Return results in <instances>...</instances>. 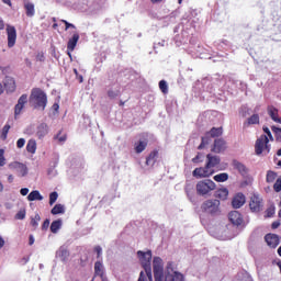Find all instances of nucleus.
<instances>
[{
  "instance_id": "26",
  "label": "nucleus",
  "mask_w": 281,
  "mask_h": 281,
  "mask_svg": "<svg viewBox=\"0 0 281 281\" xmlns=\"http://www.w3.org/2000/svg\"><path fill=\"white\" fill-rule=\"evenodd\" d=\"M165 281H184V279L180 272H173L172 274H167Z\"/></svg>"
},
{
  "instance_id": "59",
  "label": "nucleus",
  "mask_w": 281,
  "mask_h": 281,
  "mask_svg": "<svg viewBox=\"0 0 281 281\" xmlns=\"http://www.w3.org/2000/svg\"><path fill=\"white\" fill-rule=\"evenodd\" d=\"M186 194L188 199H192V195H190V188L188 186L186 187Z\"/></svg>"
},
{
  "instance_id": "61",
  "label": "nucleus",
  "mask_w": 281,
  "mask_h": 281,
  "mask_svg": "<svg viewBox=\"0 0 281 281\" xmlns=\"http://www.w3.org/2000/svg\"><path fill=\"white\" fill-rule=\"evenodd\" d=\"M8 181H9V183H12V181H14V176L9 175V177H8Z\"/></svg>"
},
{
  "instance_id": "24",
  "label": "nucleus",
  "mask_w": 281,
  "mask_h": 281,
  "mask_svg": "<svg viewBox=\"0 0 281 281\" xmlns=\"http://www.w3.org/2000/svg\"><path fill=\"white\" fill-rule=\"evenodd\" d=\"M268 115H270L271 120L273 122H277V124H281V119L278 116V109L273 106L268 108Z\"/></svg>"
},
{
  "instance_id": "23",
  "label": "nucleus",
  "mask_w": 281,
  "mask_h": 281,
  "mask_svg": "<svg viewBox=\"0 0 281 281\" xmlns=\"http://www.w3.org/2000/svg\"><path fill=\"white\" fill-rule=\"evenodd\" d=\"M146 146H148V140H139L138 143H135L134 150L139 155L146 150Z\"/></svg>"
},
{
  "instance_id": "49",
  "label": "nucleus",
  "mask_w": 281,
  "mask_h": 281,
  "mask_svg": "<svg viewBox=\"0 0 281 281\" xmlns=\"http://www.w3.org/2000/svg\"><path fill=\"white\" fill-rule=\"evenodd\" d=\"M203 161V155L198 154L193 159L192 162L193 164H201Z\"/></svg>"
},
{
  "instance_id": "51",
  "label": "nucleus",
  "mask_w": 281,
  "mask_h": 281,
  "mask_svg": "<svg viewBox=\"0 0 281 281\" xmlns=\"http://www.w3.org/2000/svg\"><path fill=\"white\" fill-rule=\"evenodd\" d=\"M61 23H65V25H66L65 30H69V27H72V30H76V25L67 22V20H61Z\"/></svg>"
},
{
  "instance_id": "52",
  "label": "nucleus",
  "mask_w": 281,
  "mask_h": 281,
  "mask_svg": "<svg viewBox=\"0 0 281 281\" xmlns=\"http://www.w3.org/2000/svg\"><path fill=\"white\" fill-rule=\"evenodd\" d=\"M23 146H25V138H19L16 142V147L23 148Z\"/></svg>"
},
{
  "instance_id": "63",
  "label": "nucleus",
  "mask_w": 281,
  "mask_h": 281,
  "mask_svg": "<svg viewBox=\"0 0 281 281\" xmlns=\"http://www.w3.org/2000/svg\"><path fill=\"white\" fill-rule=\"evenodd\" d=\"M3 3H5L7 5H12V1L10 0H2Z\"/></svg>"
},
{
  "instance_id": "16",
  "label": "nucleus",
  "mask_w": 281,
  "mask_h": 281,
  "mask_svg": "<svg viewBox=\"0 0 281 281\" xmlns=\"http://www.w3.org/2000/svg\"><path fill=\"white\" fill-rule=\"evenodd\" d=\"M25 104H27V94H22L15 105V115H21V111H23Z\"/></svg>"
},
{
  "instance_id": "44",
  "label": "nucleus",
  "mask_w": 281,
  "mask_h": 281,
  "mask_svg": "<svg viewBox=\"0 0 281 281\" xmlns=\"http://www.w3.org/2000/svg\"><path fill=\"white\" fill-rule=\"evenodd\" d=\"M159 89H160V91H162V93H167L168 92V82H166V80L159 81Z\"/></svg>"
},
{
  "instance_id": "10",
  "label": "nucleus",
  "mask_w": 281,
  "mask_h": 281,
  "mask_svg": "<svg viewBox=\"0 0 281 281\" xmlns=\"http://www.w3.org/2000/svg\"><path fill=\"white\" fill-rule=\"evenodd\" d=\"M249 207L251 212H260L262 210V199H260V195L254 194L250 198Z\"/></svg>"
},
{
  "instance_id": "40",
  "label": "nucleus",
  "mask_w": 281,
  "mask_h": 281,
  "mask_svg": "<svg viewBox=\"0 0 281 281\" xmlns=\"http://www.w3.org/2000/svg\"><path fill=\"white\" fill-rule=\"evenodd\" d=\"M55 139H57V142L59 144H65V142H67V134H63V132H59L56 136Z\"/></svg>"
},
{
  "instance_id": "18",
  "label": "nucleus",
  "mask_w": 281,
  "mask_h": 281,
  "mask_svg": "<svg viewBox=\"0 0 281 281\" xmlns=\"http://www.w3.org/2000/svg\"><path fill=\"white\" fill-rule=\"evenodd\" d=\"M47 133H49V126H47L46 123H41L36 130V137H38V139H43Z\"/></svg>"
},
{
  "instance_id": "48",
  "label": "nucleus",
  "mask_w": 281,
  "mask_h": 281,
  "mask_svg": "<svg viewBox=\"0 0 281 281\" xmlns=\"http://www.w3.org/2000/svg\"><path fill=\"white\" fill-rule=\"evenodd\" d=\"M5 150L0 149V166L3 167L5 166Z\"/></svg>"
},
{
  "instance_id": "36",
  "label": "nucleus",
  "mask_w": 281,
  "mask_h": 281,
  "mask_svg": "<svg viewBox=\"0 0 281 281\" xmlns=\"http://www.w3.org/2000/svg\"><path fill=\"white\" fill-rule=\"evenodd\" d=\"M212 142V138L210 137V134H206L204 137H202V142L199 145V150H203V148H205V146H207V144H210Z\"/></svg>"
},
{
  "instance_id": "42",
  "label": "nucleus",
  "mask_w": 281,
  "mask_h": 281,
  "mask_svg": "<svg viewBox=\"0 0 281 281\" xmlns=\"http://www.w3.org/2000/svg\"><path fill=\"white\" fill-rule=\"evenodd\" d=\"M175 272V263L172 261H169L167 263V276H172Z\"/></svg>"
},
{
  "instance_id": "46",
  "label": "nucleus",
  "mask_w": 281,
  "mask_h": 281,
  "mask_svg": "<svg viewBox=\"0 0 281 281\" xmlns=\"http://www.w3.org/2000/svg\"><path fill=\"white\" fill-rule=\"evenodd\" d=\"M273 188H274V192H281V176L277 179Z\"/></svg>"
},
{
  "instance_id": "31",
  "label": "nucleus",
  "mask_w": 281,
  "mask_h": 281,
  "mask_svg": "<svg viewBox=\"0 0 281 281\" xmlns=\"http://www.w3.org/2000/svg\"><path fill=\"white\" fill-rule=\"evenodd\" d=\"M229 191L227 190V188H222L216 191L217 199H221L222 201H225V199H227Z\"/></svg>"
},
{
  "instance_id": "21",
  "label": "nucleus",
  "mask_w": 281,
  "mask_h": 281,
  "mask_svg": "<svg viewBox=\"0 0 281 281\" xmlns=\"http://www.w3.org/2000/svg\"><path fill=\"white\" fill-rule=\"evenodd\" d=\"M56 257L60 258L63 262L69 258V249L67 246H60L59 249L56 251Z\"/></svg>"
},
{
  "instance_id": "62",
  "label": "nucleus",
  "mask_w": 281,
  "mask_h": 281,
  "mask_svg": "<svg viewBox=\"0 0 281 281\" xmlns=\"http://www.w3.org/2000/svg\"><path fill=\"white\" fill-rule=\"evenodd\" d=\"M53 109H54V111H58V109H60V105H58V103H54Z\"/></svg>"
},
{
  "instance_id": "55",
  "label": "nucleus",
  "mask_w": 281,
  "mask_h": 281,
  "mask_svg": "<svg viewBox=\"0 0 281 281\" xmlns=\"http://www.w3.org/2000/svg\"><path fill=\"white\" fill-rule=\"evenodd\" d=\"M94 251L97 252L98 258H100V256H102V247L95 246Z\"/></svg>"
},
{
  "instance_id": "58",
  "label": "nucleus",
  "mask_w": 281,
  "mask_h": 281,
  "mask_svg": "<svg viewBox=\"0 0 281 281\" xmlns=\"http://www.w3.org/2000/svg\"><path fill=\"white\" fill-rule=\"evenodd\" d=\"M34 235H30L29 237V245H34Z\"/></svg>"
},
{
  "instance_id": "7",
  "label": "nucleus",
  "mask_w": 281,
  "mask_h": 281,
  "mask_svg": "<svg viewBox=\"0 0 281 281\" xmlns=\"http://www.w3.org/2000/svg\"><path fill=\"white\" fill-rule=\"evenodd\" d=\"M9 170L15 172L18 177H27V166L23 162L12 161L8 165Z\"/></svg>"
},
{
  "instance_id": "45",
  "label": "nucleus",
  "mask_w": 281,
  "mask_h": 281,
  "mask_svg": "<svg viewBox=\"0 0 281 281\" xmlns=\"http://www.w3.org/2000/svg\"><path fill=\"white\" fill-rule=\"evenodd\" d=\"M25 214H26V212H25L24 209L20 210V211L15 214L16 221H23V220L25 218Z\"/></svg>"
},
{
  "instance_id": "1",
  "label": "nucleus",
  "mask_w": 281,
  "mask_h": 281,
  "mask_svg": "<svg viewBox=\"0 0 281 281\" xmlns=\"http://www.w3.org/2000/svg\"><path fill=\"white\" fill-rule=\"evenodd\" d=\"M29 102L34 106V109L45 111V108L47 106V94L40 88H33Z\"/></svg>"
},
{
  "instance_id": "39",
  "label": "nucleus",
  "mask_w": 281,
  "mask_h": 281,
  "mask_svg": "<svg viewBox=\"0 0 281 281\" xmlns=\"http://www.w3.org/2000/svg\"><path fill=\"white\" fill-rule=\"evenodd\" d=\"M38 223H41V215L36 213L35 216L31 218V225L32 227L36 228L38 227Z\"/></svg>"
},
{
  "instance_id": "12",
  "label": "nucleus",
  "mask_w": 281,
  "mask_h": 281,
  "mask_svg": "<svg viewBox=\"0 0 281 281\" xmlns=\"http://www.w3.org/2000/svg\"><path fill=\"white\" fill-rule=\"evenodd\" d=\"M265 240L268 247H271L272 249H276V247L280 245V236L276 234H267Z\"/></svg>"
},
{
  "instance_id": "27",
  "label": "nucleus",
  "mask_w": 281,
  "mask_h": 281,
  "mask_svg": "<svg viewBox=\"0 0 281 281\" xmlns=\"http://www.w3.org/2000/svg\"><path fill=\"white\" fill-rule=\"evenodd\" d=\"M27 201H43V195L41 191L34 190L27 195Z\"/></svg>"
},
{
  "instance_id": "47",
  "label": "nucleus",
  "mask_w": 281,
  "mask_h": 281,
  "mask_svg": "<svg viewBox=\"0 0 281 281\" xmlns=\"http://www.w3.org/2000/svg\"><path fill=\"white\" fill-rule=\"evenodd\" d=\"M8 133H10V125H4L2 128V139H8Z\"/></svg>"
},
{
  "instance_id": "28",
  "label": "nucleus",
  "mask_w": 281,
  "mask_h": 281,
  "mask_svg": "<svg viewBox=\"0 0 281 281\" xmlns=\"http://www.w3.org/2000/svg\"><path fill=\"white\" fill-rule=\"evenodd\" d=\"M24 8L26 10V16H34V14H36V11L34 9V3L32 2H24Z\"/></svg>"
},
{
  "instance_id": "22",
  "label": "nucleus",
  "mask_w": 281,
  "mask_h": 281,
  "mask_svg": "<svg viewBox=\"0 0 281 281\" xmlns=\"http://www.w3.org/2000/svg\"><path fill=\"white\" fill-rule=\"evenodd\" d=\"M233 166L241 177H245L247 175V167L243 162L235 160L233 162Z\"/></svg>"
},
{
  "instance_id": "2",
  "label": "nucleus",
  "mask_w": 281,
  "mask_h": 281,
  "mask_svg": "<svg viewBox=\"0 0 281 281\" xmlns=\"http://www.w3.org/2000/svg\"><path fill=\"white\" fill-rule=\"evenodd\" d=\"M137 257L139 259V262L144 269V272L147 273L148 280L153 281V267L150 266V261L153 260V251H137Z\"/></svg>"
},
{
  "instance_id": "60",
  "label": "nucleus",
  "mask_w": 281,
  "mask_h": 281,
  "mask_svg": "<svg viewBox=\"0 0 281 281\" xmlns=\"http://www.w3.org/2000/svg\"><path fill=\"white\" fill-rule=\"evenodd\" d=\"M5 245V240L0 236V249Z\"/></svg>"
},
{
  "instance_id": "14",
  "label": "nucleus",
  "mask_w": 281,
  "mask_h": 281,
  "mask_svg": "<svg viewBox=\"0 0 281 281\" xmlns=\"http://www.w3.org/2000/svg\"><path fill=\"white\" fill-rule=\"evenodd\" d=\"M228 218H229L231 223L236 225L237 227H238V225H243V215H240V213L238 211H232L228 214Z\"/></svg>"
},
{
  "instance_id": "5",
  "label": "nucleus",
  "mask_w": 281,
  "mask_h": 281,
  "mask_svg": "<svg viewBox=\"0 0 281 281\" xmlns=\"http://www.w3.org/2000/svg\"><path fill=\"white\" fill-rule=\"evenodd\" d=\"M153 271L155 281H166V277L164 276V259L160 257H154Z\"/></svg>"
},
{
  "instance_id": "33",
  "label": "nucleus",
  "mask_w": 281,
  "mask_h": 281,
  "mask_svg": "<svg viewBox=\"0 0 281 281\" xmlns=\"http://www.w3.org/2000/svg\"><path fill=\"white\" fill-rule=\"evenodd\" d=\"M26 150L27 153H31V155H34L36 153V140L30 139L26 144Z\"/></svg>"
},
{
  "instance_id": "8",
  "label": "nucleus",
  "mask_w": 281,
  "mask_h": 281,
  "mask_svg": "<svg viewBox=\"0 0 281 281\" xmlns=\"http://www.w3.org/2000/svg\"><path fill=\"white\" fill-rule=\"evenodd\" d=\"M192 175L195 179H207V177H212L214 175V171L205 165V167L195 168Z\"/></svg>"
},
{
  "instance_id": "9",
  "label": "nucleus",
  "mask_w": 281,
  "mask_h": 281,
  "mask_svg": "<svg viewBox=\"0 0 281 281\" xmlns=\"http://www.w3.org/2000/svg\"><path fill=\"white\" fill-rule=\"evenodd\" d=\"M211 150L216 154L225 153L227 150V143L223 138H216Z\"/></svg>"
},
{
  "instance_id": "50",
  "label": "nucleus",
  "mask_w": 281,
  "mask_h": 281,
  "mask_svg": "<svg viewBox=\"0 0 281 281\" xmlns=\"http://www.w3.org/2000/svg\"><path fill=\"white\" fill-rule=\"evenodd\" d=\"M263 133H266L270 139V142H273V135L271 134V130L269 127H263Z\"/></svg>"
},
{
  "instance_id": "56",
  "label": "nucleus",
  "mask_w": 281,
  "mask_h": 281,
  "mask_svg": "<svg viewBox=\"0 0 281 281\" xmlns=\"http://www.w3.org/2000/svg\"><path fill=\"white\" fill-rule=\"evenodd\" d=\"M47 227H49V220H45L43 225H42V229H47Z\"/></svg>"
},
{
  "instance_id": "6",
  "label": "nucleus",
  "mask_w": 281,
  "mask_h": 281,
  "mask_svg": "<svg viewBox=\"0 0 281 281\" xmlns=\"http://www.w3.org/2000/svg\"><path fill=\"white\" fill-rule=\"evenodd\" d=\"M265 150H267V153L271 151V145H269V137L267 135H261L255 144V153L256 155H262V153H265Z\"/></svg>"
},
{
  "instance_id": "38",
  "label": "nucleus",
  "mask_w": 281,
  "mask_h": 281,
  "mask_svg": "<svg viewBox=\"0 0 281 281\" xmlns=\"http://www.w3.org/2000/svg\"><path fill=\"white\" fill-rule=\"evenodd\" d=\"M272 133H274V137L277 142H281V128L276 125L271 126Z\"/></svg>"
},
{
  "instance_id": "25",
  "label": "nucleus",
  "mask_w": 281,
  "mask_h": 281,
  "mask_svg": "<svg viewBox=\"0 0 281 281\" xmlns=\"http://www.w3.org/2000/svg\"><path fill=\"white\" fill-rule=\"evenodd\" d=\"M251 124H260V116L258 114H252L248 120L244 123V127L247 128L251 126Z\"/></svg>"
},
{
  "instance_id": "29",
  "label": "nucleus",
  "mask_w": 281,
  "mask_h": 281,
  "mask_svg": "<svg viewBox=\"0 0 281 281\" xmlns=\"http://www.w3.org/2000/svg\"><path fill=\"white\" fill-rule=\"evenodd\" d=\"M60 227H63V221L61 220L54 221L50 224V232L53 234H58V229H60Z\"/></svg>"
},
{
  "instance_id": "19",
  "label": "nucleus",
  "mask_w": 281,
  "mask_h": 281,
  "mask_svg": "<svg viewBox=\"0 0 281 281\" xmlns=\"http://www.w3.org/2000/svg\"><path fill=\"white\" fill-rule=\"evenodd\" d=\"M4 89H7V91L9 93H13V91H15L16 89V83L14 81V78L12 77H5L4 79Z\"/></svg>"
},
{
  "instance_id": "3",
  "label": "nucleus",
  "mask_w": 281,
  "mask_h": 281,
  "mask_svg": "<svg viewBox=\"0 0 281 281\" xmlns=\"http://www.w3.org/2000/svg\"><path fill=\"white\" fill-rule=\"evenodd\" d=\"M216 190V182L210 179L200 180L195 186V191L199 196H211Z\"/></svg>"
},
{
  "instance_id": "54",
  "label": "nucleus",
  "mask_w": 281,
  "mask_h": 281,
  "mask_svg": "<svg viewBox=\"0 0 281 281\" xmlns=\"http://www.w3.org/2000/svg\"><path fill=\"white\" fill-rule=\"evenodd\" d=\"M273 214H276V209H268V210H267V216H268V218H271V216H273Z\"/></svg>"
},
{
  "instance_id": "15",
  "label": "nucleus",
  "mask_w": 281,
  "mask_h": 281,
  "mask_svg": "<svg viewBox=\"0 0 281 281\" xmlns=\"http://www.w3.org/2000/svg\"><path fill=\"white\" fill-rule=\"evenodd\" d=\"M206 159H207L206 166L210 170H212V168H216V166L221 164V157L214 156L212 154H207Z\"/></svg>"
},
{
  "instance_id": "17",
  "label": "nucleus",
  "mask_w": 281,
  "mask_h": 281,
  "mask_svg": "<svg viewBox=\"0 0 281 281\" xmlns=\"http://www.w3.org/2000/svg\"><path fill=\"white\" fill-rule=\"evenodd\" d=\"M104 278L106 272L104 271V265L102 261H95L94 263V278Z\"/></svg>"
},
{
  "instance_id": "4",
  "label": "nucleus",
  "mask_w": 281,
  "mask_h": 281,
  "mask_svg": "<svg viewBox=\"0 0 281 281\" xmlns=\"http://www.w3.org/2000/svg\"><path fill=\"white\" fill-rule=\"evenodd\" d=\"M201 211L211 216H218L221 214V201L209 199L201 204Z\"/></svg>"
},
{
  "instance_id": "20",
  "label": "nucleus",
  "mask_w": 281,
  "mask_h": 281,
  "mask_svg": "<svg viewBox=\"0 0 281 281\" xmlns=\"http://www.w3.org/2000/svg\"><path fill=\"white\" fill-rule=\"evenodd\" d=\"M78 41H80V35L78 33H74L72 37L68 41L67 49L69 52H74L78 45Z\"/></svg>"
},
{
  "instance_id": "35",
  "label": "nucleus",
  "mask_w": 281,
  "mask_h": 281,
  "mask_svg": "<svg viewBox=\"0 0 281 281\" xmlns=\"http://www.w3.org/2000/svg\"><path fill=\"white\" fill-rule=\"evenodd\" d=\"M50 214L56 215V214H65V205L63 204H56L52 211Z\"/></svg>"
},
{
  "instance_id": "37",
  "label": "nucleus",
  "mask_w": 281,
  "mask_h": 281,
  "mask_svg": "<svg viewBox=\"0 0 281 281\" xmlns=\"http://www.w3.org/2000/svg\"><path fill=\"white\" fill-rule=\"evenodd\" d=\"M277 178L278 173H276V171L269 170L266 176V181L267 183H273V181H276Z\"/></svg>"
},
{
  "instance_id": "64",
  "label": "nucleus",
  "mask_w": 281,
  "mask_h": 281,
  "mask_svg": "<svg viewBox=\"0 0 281 281\" xmlns=\"http://www.w3.org/2000/svg\"><path fill=\"white\" fill-rule=\"evenodd\" d=\"M4 24H3V20H0V30H3Z\"/></svg>"
},
{
  "instance_id": "30",
  "label": "nucleus",
  "mask_w": 281,
  "mask_h": 281,
  "mask_svg": "<svg viewBox=\"0 0 281 281\" xmlns=\"http://www.w3.org/2000/svg\"><path fill=\"white\" fill-rule=\"evenodd\" d=\"M157 151H151L146 159V166H155V162L157 161Z\"/></svg>"
},
{
  "instance_id": "32",
  "label": "nucleus",
  "mask_w": 281,
  "mask_h": 281,
  "mask_svg": "<svg viewBox=\"0 0 281 281\" xmlns=\"http://www.w3.org/2000/svg\"><path fill=\"white\" fill-rule=\"evenodd\" d=\"M214 181H216L217 183H225V181H227V179H229V175L228 173H218L215 175L213 177Z\"/></svg>"
},
{
  "instance_id": "53",
  "label": "nucleus",
  "mask_w": 281,
  "mask_h": 281,
  "mask_svg": "<svg viewBox=\"0 0 281 281\" xmlns=\"http://www.w3.org/2000/svg\"><path fill=\"white\" fill-rule=\"evenodd\" d=\"M29 193H30V189L27 188H22L20 190V194H22V196H27Z\"/></svg>"
},
{
  "instance_id": "11",
  "label": "nucleus",
  "mask_w": 281,
  "mask_h": 281,
  "mask_svg": "<svg viewBox=\"0 0 281 281\" xmlns=\"http://www.w3.org/2000/svg\"><path fill=\"white\" fill-rule=\"evenodd\" d=\"M8 47L16 45V29L12 25H7Z\"/></svg>"
},
{
  "instance_id": "43",
  "label": "nucleus",
  "mask_w": 281,
  "mask_h": 281,
  "mask_svg": "<svg viewBox=\"0 0 281 281\" xmlns=\"http://www.w3.org/2000/svg\"><path fill=\"white\" fill-rule=\"evenodd\" d=\"M58 201V192L54 191L49 194V205H53Z\"/></svg>"
},
{
  "instance_id": "57",
  "label": "nucleus",
  "mask_w": 281,
  "mask_h": 281,
  "mask_svg": "<svg viewBox=\"0 0 281 281\" xmlns=\"http://www.w3.org/2000/svg\"><path fill=\"white\" fill-rule=\"evenodd\" d=\"M280 227V222L272 223V229H278Z\"/></svg>"
},
{
  "instance_id": "13",
  "label": "nucleus",
  "mask_w": 281,
  "mask_h": 281,
  "mask_svg": "<svg viewBox=\"0 0 281 281\" xmlns=\"http://www.w3.org/2000/svg\"><path fill=\"white\" fill-rule=\"evenodd\" d=\"M246 198L243 193H237L232 201V205L235 210H238L245 205Z\"/></svg>"
},
{
  "instance_id": "34",
  "label": "nucleus",
  "mask_w": 281,
  "mask_h": 281,
  "mask_svg": "<svg viewBox=\"0 0 281 281\" xmlns=\"http://www.w3.org/2000/svg\"><path fill=\"white\" fill-rule=\"evenodd\" d=\"M207 135L210 137H221L223 135V127H213Z\"/></svg>"
},
{
  "instance_id": "41",
  "label": "nucleus",
  "mask_w": 281,
  "mask_h": 281,
  "mask_svg": "<svg viewBox=\"0 0 281 281\" xmlns=\"http://www.w3.org/2000/svg\"><path fill=\"white\" fill-rule=\"evenodd\" d=\"M108 95H109V98H111V99L117 98V95H120V89H119V88L110 89V90L108 91Z\"/></svg>"
}]
</instances>
